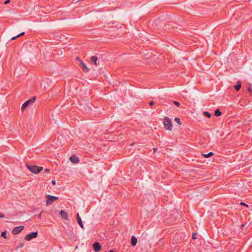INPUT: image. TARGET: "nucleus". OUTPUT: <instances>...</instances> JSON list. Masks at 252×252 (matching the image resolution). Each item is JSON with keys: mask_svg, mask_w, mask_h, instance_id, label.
Wrapping results in <instances>:
<instances>
[{"mask_svg": "<svg viewBox=\"0 0 252 252\" xmlns=\"http://www.w3.org/2000/svg\"><path fill=\"white\" fill-rule=\"evenodd\" d=\"M241 84L240 82H239V81H238L237 83V84L234 86V88L237 91H238L241 89Z\"/></svg>", "mask_w": 252, "mask_h": 252, "instance_id": "14", "label": "nucleus"}, {"mask_svg": "<svg viewBox=\"0 0 252 252\" xmlns=\"http://www.w3.org/2000/svg\"><path fill=\"white\" fill-rule=\"evenodd\" d=\"M24 243H20L19 245H18L16 248V250H17L18 249L20 248H22L23 247H24Z\"/></svg>", "mask_w": 252, "mask_h": 252, "instance_id": "19", "label": "nucleus"}, {"mask_svg": "<svg viewBox=\"0 0 252 252\" xmlns=\"http://www.w3.org/2000/svg\"><path fill=\"white\" fill-rule=\"evenodd\" d=\"M174 120L179 125H181L182 124L180 119L179 118H175Z\"/></svg>", "mask_w": 252, "mask_h": 252, "instance_id": "18", "label": "nucleus"}, {"mask_svg": "<svg viewBox=\"0 0 252 252\" xmlns=\"http://www.w3.org/2000/svg\"><path fill=\"white\" fill-rule=\"evenodd\" d=\"M77 60L80 63V66L82 68V69L86 72H88L89 71V69L87 68L85 64L83 62V61L78 57L77 58Z\"/></svg>", "mask_w": 252, "mask_h": 252, "instance_id": "7", "label": "nucleus"}, {"mask_svg": "<svg viewBox=\"0 0 252 252\" xmlns=\"http://www.w3.org/2000/svg\"><path fill=\"white\" fill-rule=\"evenodd\" d=\"M24 229V226H19L15 227L12 230V233L14 235H16L20 233L22 231H23Z\"/></svg>", "mask_w": 252, "mask_h": 252, "instance_id": "6", "label": "nucleus"}, {"mask_svg": "<svg viewBox=\"0 0 252 252\" xmlns=\"http://www.w3.org/2000/svg\"><path fill=\"white\" fill-rule=\"evenodd\" d=\"M69 159L73 163H78L80 161L79 158L75 155L71 156Z\"/></svg>", "mask_w": 252, "mask_h": 252, "instance_id": "8", "label": "nucleus"}, {"mask_svg": "<svg viewBox=\"0 0 252 252\" xmlns=\"http://www.w3.org/2000/svg\"><path fill=\"white\" fill-rule=\"evenodd\" d=\"M137 243V238L134 236H132L131 238V244L132 246H135Z\"/></svg>", "mask_w": 252, "mask_h": 252, "instance_id": "13", "label": "nucleus"}, {"mask_svg": "<svg viewBox=\"0 0 252 252\" xmlns=\"http://www.w3.org/2000/svg\"><path fill=\"white\" fill-rule=\"evenodd\" d=\"M45 172L46 173H49L50 172V170L49 169H48V168H46V169H45Z\"/></svg>", "mask_w": 252, "mask_h": 252, "instance_id": "29", "label": "nucleus"}, {"mask_svg": "<svg viewBox=\"0 0 252 252\" xmlns=\"http://www.w3.org/2000/svg\"><path fill=\"white\" fill-rule=\"evenodd\" d=\"M155 104V102L154 101H151L150 103H149V104L150 106H153L154 104Z\"/></svg>", "mask_w": 252, "mask_h": 252, "instance_id": "27", "label": "nucleus"}, {"mask_svg": "<svg viewBox=\"0 0 252 252\" xmlns=\"http://www.w3.org/2000/svg\"><path fill=\"white\" fill-rule=\"evenodd\" d=\"M164 127L166 130H171L172 128V124L171 120L167 117H165L163 119Z\"/></svg>", "mask_w": 252, "mask_h": 252, "instance_id": "2", "label": "nucleus"}, {"mask_svg": "<svg viewBox=\"0 0 252 252\" xmlns=\"http://www.w3.org/2000/svg\"><path fill=\"white\" fill-rule=\"evenodd\" d=\"M94 250L97 252L101 249V246L98 242H95L93 245Z\"/></svg>", "mask_w": 252, "mask_h": 252, "instance_id": "9", "label": "nucleus"}, {"mask_svg": "<svg viewBox=\"0 0 252 252\" xmlns=\"http://www.w3.org/2000/svg\"><path fill=\"white\" fill-rule=\"evenodd\" d=\"M109 252H114V251L111 250L109 251Z\"/></svg>", "mask_w": 252, "mask_h": 252, "instance_id": "34", "label": "nucleus"}, {"mask_svg": "<svg viewBox=\"0 0 252 252\" xmlns=\"http://www.w3.org/2000/svg\"><path fill=\"white\" fill-rule=\"evenodd\" d=\"M18 37V35H17L15 36H14V37H12L11 38V40H15V39H16Z\"/></svg>", "mask_w": 252, "mask_h": 252, "instance_id": "25", "label": "nucleus"}, {"mask_svg": "<svg viewBox=\"0 0 252 252\" xmlns=\"http://www.w3.org/2000/svg\"><path fill=\"white\" fill-rule=\"evenodd\" d=\"M10 0H6L4 1V3L6 4H8L10 2Z\"/></svg>", "mask_w": 252, "mask_h": 252, "instance_id": "26", "label": "nucleus"}, {"mask_svg": "<svg viewBox=\"0 0 252 252\" xmlns=\"http://www.w3.org/2000/svg\"><path fill=\"white\" fill-rule=\"evenodd\" d=\"M248 92L250 93L252 92V88H251V86L248 88Z\"/></svg>", "mask_w": 252, "mask_h": 252, "instance_id": "23", "label": "nucleus"}, {"mask_svg": "<svg viewBox=\"0 0 252 252\" xmlns=\"http://www.w3.org/2000/svg\"><path fill=\"white\" fill-rule=\"evenodd\" d=\"M27 168L32 173L38 174L43 169L42 167L34 165L26 164Z\"/></svg>", "mask_w": 252, "mask_h": 252, "instance_id": "1", "label": "nucleus"}, {"mask_svg": "<svg viewBox=\"0 0 252 252\" xmlns=\"http://www.w3.org/2000/svg\"><path fill=\"white\" fill-rule=\"evenodd\" d=\"M62 218L64 220H67L68 219V215L65 211L63 210H61L60 213Z\"/></svg>", "mask_w": 252, "mask_h": 252, "instance_id": "11", "label": "nucleus"}, {"mask_svg": "<svg viewBox=\"0 0 252 252\" xmlns=\"http://www.w3.org/2000/svg\"><path fill=\"white\" fill-rule=\"evenodd\" d=\"M52 184L53 185H56V181L55 180H53L52 181Z\"/></svg>", "mask_w": 252, "mask_h": 252, "instance_id": "31", "label": "nucleus"}, {"mask_svg": "<svg viewBox=\"0 0 252 252\" xmlns=\"http://www.w3.org/2000/svg\"><path fill=\"white\" fill-rule=\"evenodd\" d=\"M76 219H77V222L79 224V225H80V226L82 228L84 229V225H83V224L82 222V220L81 218L80 217L79 214L78 213H77L76 215Z\"/></svg>", "mask_w": 252, "mask_h": 252, "instance_id": "10", "label": "nucleus"}, {"mask_svg": "<svg viewBox=\"0 0 252 252\" xmlns=\"http://www.w3.org/2000/svg\"><path fill=\"white\" fill-rule=\"evenodd\" d=\"M173 103L177 106H179L180 105V103L178 101H174Z\"/></svg>", "mask_w": 252, "mask_h": 252, "instance_id": "21", "label": "nucleus"}, {"mask_svg": "<svg viewBox=\"0 0 252 252\" xmlns=\"http://www.w3.org/2000/svg\"><path fill=\"white\" fill-rule=\"evenodd\" d=\"M1 237H2L4 238H6V232L3 231L1 233Z\"/></svg>", "mask_w": 252, "mask_h": 252, "instance_id": "20", "label": "nucleus"}, {"mask_svg": "<svg viewBox=\"0 0 252 252\" xmlns=\"http://www.w3.org/2000/svg\"><path fill=\"white\" fill-rule=\"evenodd\" d=\"M37 236L38 232H33L27 235L25 237V239L27 241H29L33 238H36Z\"/></svg>", "mask_w": 252, "mask_h": 252, "instance_id": "5", "label": "nucleus"}, {"mask_svg": "<svg viewBox=\"0 0 252 252\" xmlns=\"http://www.w3.org/2000/svg\"><path fill=\"white\" fill-rule=\"evenodd\" d=\"M4 217V215L3 214H0V218H3Z\"/></svg>", "mask_w": 252, "mask_h": 252, "instance_id": "30", "label": "nucleus"}, {"mask_svg": "<svg viewBox=\"0 0 252 252\" xmlns=\"http://www.w3.org/2000/svg\"><path fill=\"white\" fill-rule=\"evenodd\" d=\"M196 233H192V238L193 239H196Z\"/></svg>", "mask_w": 252, "mask_h": 252, "instance_id": "22", "label": "nucleus"}, {"mask_svg": "<svg viewBox=\"0 0 252 252\" xmlns=\"http://www.w3.org/2000/svg\"><path fill=\"white\" fill-rule=\"evenodd\" d=\"M25 34V32H23L21 33L20 34H18V37H20L21 36L24 35Z\"/></svg>", "mask_w": 252, "mask_h": 252, "instance_id": "28", "label": "nucleus"}, {"mask_svg": "<svg viewBox=\"0 0 252 252\" xmlns=\"http://www.w3.org/2000/svg\"><path fill=\"white\" fill-rule=\"evenodd\" d=\"M35 99H36V97L35 96H34L33 97H32L31 99L26 101V102H25L23 105H22V107H21V110L22 111H23L27 107V106L30 105V104H32L33 103H34L35 101Z\"/></svg>", "mask_w": 252, "mask_h": 252, "instance_id": "3", "label": "nucleus"}, {"mask_svg": "<svg viewBox=\"0 0 252 252\" xmlns=\"http://www.w3.org/2000/svg\"><path fill=\"white\" fill-rule=\"evenodd\" d=\"M213 155H214V153L213 152H210V153H209L207 154H203V156L204 158H210V157H212Z\"/></svg>", "mask_w": 252, "mask_h": 252, "instance_id": "16", "label": "nucleus"}, {"mask_svg": "<svg viewBox=\"0 0 252 252\" xmlns=\"http://www.w3.org/2000/svg\"><path fill=\"white\" fill-rule=\"evenodd\" d=\"M41 213L39 214V215L38 216V218L40 219L41 218Z\"/></svg>", "mask_w": 252, "mask_h": 252, "instance_id": "33", "label": "nucleus"}, {"mask_svg": "<svg viewBox=\"0 0 252 252\" xmlns=\"http://www.w3.org/2000/svg\"><path fill=\"white\" fill-rule=\"evenodd\" d=\"M157 150V148H155L153 149L154 153H155Z\"/></svg>", "mask_w": 252, "mask_h": 252, "instance_id": "32", "label": "nucleus"}, {"mask_svg": "<svg viewBox=\"0 0 252 252\" xmlns=\"http://www.w3.org/2000/svg\"><path fill=\"white\" fill-rule=\"evenodd\" d=\"M203 115L205 116H206L208 118H210L211 117V115L210 113H209L207 111H205L203 112Z\"/></svg>", "mask_w": 252, "mask_h": 252, "instance_id": "17", "label": "nucleus"}, {"mask_svg": "<svg viewBox=\"0 0 252 252\" xmlns=\"http://www.w3.org/2000/svg\"><path fill=\"white\" fill-rule=\"evenodd\" d=\"M240 205L246 206L247 207H248V205L247 204H246V203H245L244 202H241L240 203Z\"/></svg>", "mask_w": 252, "mask_h": 252, "instance_id": "24", "label": "nucleus"}, {"mask_svg": "<svg viewBox=\"0 0 252 252\" xmlns=\"http://www.w3.org/2000/svg\"><path fill=\"white\" fill-rule=\"evenodd\" d=\"M58 199L59 198L57 196L47 195L46 196V205L47 206L51 205L54 201L58 200Z\"/></svg>", "mask_w": 252, "mask_h": 252, "instance_id": "4", "label": "nucleus"}, {"mask_svg": "<svg viewBox=\"0 0 252 252\" xmlns=\"http://www.w3.org/2000/svg\"><path fill=\"white\" fill-rule=\"evenodd\" d=\"M91 61L96 66L97 65L99 64V62H97V61H98V58L96 56H92L91 58Z\"/></svg>", "mask_w": 252, "mask_h": 252, "instance_id": "12", "label": "nucleus"}, {"mask_svg": "<svg viewBox=\"0 0 252 252\" xmlns=\"http://www.w3.org/2000/svg\"><path fill=\"white\" fill-rule=\"evenodd\" d=\"M221 112L220 111V109H217L215 111V115L216 117L220 116L221 115Z\"/></svg>", "mask_w": 252, "mask_h": 252, "instance_id": "15", "label": "nucleus"}]
</instances>
